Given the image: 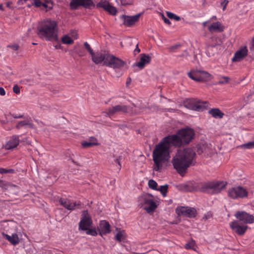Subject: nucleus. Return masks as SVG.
<instances>
[{"label":"nucleus","instance_id":"aec40b11","mask_svg":"<svg viewBox=\"0 0 254 254\" xmlns=\"http://www.w3.org/2000/svg\"><path fill=\"white\" fill-rule=\"evenodd\" d=\"M151 60V57L148 55L141 54L140 55V59L138 62H136L133 65L137 67L139 69H142L146 65L149 64Z\"/></svg>","mask_w":254,"mask_h":254},{"label":"nucleus","instance_id":"4be33fe9","mask_svg":"<svg viewBox=\"0 0 254 254\" xmlns=\"http://www.w3.org/2000/svg\"><path fill=\"white\" fill-rule=\"evenodd\" d=\"M96 6L103 8L112 15H114L117 13V11L116 7L111 5L108 1H101L96 4Z\"/></svg>","mask_w":254,"mask_h":254},{"label":"nucleus","instance_id":"5701e85b","mask_svg":"<svg viewBox=\"0 0 254 254\" xmlns=\"http://www.w3.org/2000/svg\"><path fill=\"white\" fill-rule=\"evenodd\" d=\"M91 56L92 61L95 64H98L103 62L104 65H105V61L108 56H109V54L97 52L93 53Z\"/></svg>","mask_w":254,"mask_h":254},{"label":"nucleus","instance_id":"49530a36","mask_svg":"<svg viewBox=\"0 0 254 254\" xmlns=\"http://www.w3.org/2000/svg\"><path fill=\"white\" fill-rule=\"evenodd\" d=\"M8 47L11 48L14 51H16V50H18L19 47V46L16 44H13L11 45H9V46H8Z\"/></svg>","mask_w":254,"mask_h":254},{"label":"nucleus","instance_id":"9b49d317","mask_svg":"<svg viewBox=\"0 0 254 254\" xmlns=\"http://www.w3.org/2000/svg\"><path fill=\"white\" fill-rule=\"evenodd\" d=\"M229 226L233 232L239 236H243L248 228L247 225L243 224L239 220H234L231 222L229 223Z\"/></svg>","mask_w":254,"mask_h":254},{"label":"nucleus","instance_id":"13d9d810","mask_svg":"<svg viewBox=\"0 0 254 254\" xmlns=\"http://www.w3.org/2000/svg\"><path fill=\"white\" fill-rule=\"evenodd\" d=\"M12 4V2L10 1H8L6 3V5L8 8H11V5Z\"/></svg>","mask_w":254,"mask_h":254},{"label":"nucleus","instance_id":"1a4fd4ad","mask_svg":"<svg viewBox=\"0 0 254 254\" xmlns=\"http://www.w3.org/2000/svg\"><path fill=\"white\" fill-rule=\"evenodd\" d=\"M142 202L141 206L145 205L144 209L148 213L153 212L157 207L154 196L149 193L146 194L142 197Z\"/></svg>","mask_w":254,"mask_h":254},{"label":"nucleus","instance_id":"79ce46f5","mask_svg":"<svg viewBox=\"0 0 254 254\" xmlns=\"http://www.w3.org/2000/svg\"><path fill=\"white\" fill-rule=\"evenodd\" d=\"M12 90L13 92L15 94H19L20 92V88L17 85H15L13 86Z\"/></svg>","mask_w":254,"mask_h":254},{"label":"nucleus","instance_id":"c756f323","mask_svg":"<svg viewBox=\"0 0 254 254\" xmlns=\"http://www.w3.org/2000/svg\"><path fill=\"white\" fill-rule=\"evenodd\" d=\"M115 239L119 242H124L126 239V233L125 231H120L115 236Z\"/></svg>","mask_w":254,"mask_h":254},{"label":"nucleus","instance_id":"de8ad7c7","mask_svg":"<svg viewBox=\"0 0 254 254\" xmlns=\"http://www.w3.org/2000/svg\"><path fill=\"white\" fill-rule=\"evenodd\" d=\"M7 186V183L0 179V187L5 188Z\"/></svg>","mask_w":254,"mask_h":254},{"label":"nucleus","instance_id":"6e6552de","mask_svg":"<svg viewBox=\"0 0 254 254\" xmlns=\"http://www.w3.org/2000/svg\"><path fill=\"white\" fill-rule=\"evenodd\" d=\"M248 191L242 186H236L230 188L228 190V196L233 199L243 198L248 196Z\"/></svg>","mask_w":254,"mask_h":254},{"label":"nucleus","instance_id":"f3484780","mask_svg":"<svg viewBox=\"0 0 254 254\" xmlns=\"http://www.w3.org/2000/svg\"><path fill=\"white\" fill-rule=\"evenodd\" d=\"M222 42L220 39L216 36L212 37L207 42L206 45V53L209 57L214 55L213 52H210V50L213 49L217 45H220Z\"/></svg>","mask_w":254,"mask_h":254},{"label":"nucleus","instance_id":"2eb2a0df","mask_svg":"<svg viewBox=\"0 0 254 254\" xmlns=\"http://www.w3.org/2000/svg\"><path fill=\"white\" fill-rule=\"evenodd\" d=\"M235 217L240 222H243V224H251L254 222V217L244 211H238L234 215Z\"/></svg>","mask_w":254,"mask_h":254},{"label":"nucleus","instance_id":"e2e57ef3","mask_svg":"<svg viewBox=\"0 0 254 254\" xmlns=\"http://www.w3.org/2000/svg\"><path fill=\"white\" fill-rule=\"evenodd\" d=\"M216 18H216V16H213L211 18L210 20H211V19H214V20H215V19H216Z\"/></svg>","mask_w":254,"mask_h":254},{"label":"nucleus","instance_id":"423d86ee","mask_svg":"<svg viewBox=\"0 0 254 254\" xmlns=\"http://www.w3.org/2000/svg\"><path fill=\"white\" fill-rule=\"evenodd\" d=\"M132 113L133 109L132 107L124 105H118L115 106H113L108 108L106 111L104 112L106 117H109L111 118L114 115L118 113Z\"/></svg>","mask_w":254,"mask_h":254},{"label":"nucleus","instance_id":"69168bd1","mask_svg":"<svg viewBox=\"0 0 254 254\" xmlns=\"http://www.w3.org/2000/svg\"><path fill=\"white\" fill-rule=\"evenodd\" d=\"M210 52H213L214 53V52L213 51V49L210 50Z\"/></svg>","mask_w":254,"mask_h":254},{"label":"nucleus","instance_id":"cd10ccee","mask_svg":"<svg viewBox=\"0 0 254 254\" xmlns=\"http://www.w3.org/2000/svg\"><path fill=\"white\" fill-rule=\"evenodd\" d=\"M34 3L36 7L43 6L46 8H51L53 6L51 0H34Z\"/></svg>","mask_w":254,"mask_h":254},{"label":"nucleus","instance_id":"4468645a","mask_svg":"<svg viewBox=\"0 0 254 254\" xmlns=\"http://www.w3.org/2000/svg\"><path fill=\"white\" fill-rule=\"evenodd\" d=\"M59 202L65 208L70 211L80 208L81 205L79 201L73 202L71 200L64 198H61L59 199Z\"/></svg>","mask_w":254,"mask_h":254},{"label":"nucleus","instance_id":"f8f14e48","mask_svg":"<svg viewBox=\"0 0 254 254\" xmlns=\"http://www.w3.org/2000/svg\"><path fill=\"white\" fill-rule=\"evenodd\" d=\"M189 77L196 81L203 82L210 79V74L204 71H191L188 73Z\"/></svg>","mask_w":254,"mask_h":254},{"label":"nucleus","instance_id":"a19ab883","mask_svg":"<svg viewBox=\"0 0 254 254\" xmlns=\"http://www.w3.org/2000/svg\"><path fill=\"white\" fill-rule=\"evenodd\" d=\"M84 46L85 48L86 49V50H87V51L90 53V54L91 55L93 53H94V52H93V50L91 49L90 46L89 45V44L87 42H85L84 43Z\"/></svg>","mask_w":254,"mask_h":254},{"label":"nucleus","instance_id":"8fccbe9b","mask_svg":"<svg viewBox=\"0 0 254 254\" xmlns=\"http://www.w3.org/2000/svg\"><path fill=\"white\" fill-rule=\"evenodd\" d=\"M163 19L164 22L166 24H168V25H170L171 24L170 21L168 18L165 17L164 16H163Z\"/></svg>","mask_w":254,"mask_h":254},{"label":"nucleus","instance_id":"a18cd8bd","mask_svg":"<svg viewBox=\"0 0 254 254\" xmlns=\"http://www.w3.org/2000/svg\"><path fill=\"white\" fill-rule=\"evenodd\" d=\"M229 78L227 76H224L222 78L221 80L220 81L221 83H227L229 82Z\"/></svg>","mask_w":254,"mask_h":254},{"label":"nucleus","instance_id":"864d4df0","mask_svg":"<svg viewBox=\"0 0 254 254\" xmlns=\"http://www.w3.org/2000/svg\"><path fill=\"white\" fill-rule=\"evenodd\" d=\"M12 116L14 119H19V118H22L23 117V115H17L16 114H12Z\"/></svg>","mask_w":254,"mask_h":254},{"label":"nucleus","instance_id":"20e7f679","mask_svg":"<svg viewBox=\"0 0 254 254\" xmlns=\"http://www.w3.org/2000/svg\"><path fill=\"white\" fill-rule=\"evenodd\" d=\"M176 135L179 142L178 145L175 147H180L183 145L189 144L193 139L194 132L193 129L189 127H186L179 130L176 134L169 135L168 136Z\"/></svg>","mask_w":254,"mask_h":254},{"label":"nucleus","instance_id":"39448f33","mask_svg":"<svg viewBox=\"0 0 254 254\" xmlns=\"http://www.w3.org/2000/svg\"><path fill=\"white\" fill-rule=\"evenodd\" d=\"M226 185L227 183L223 181L205 182L200 185V190L207 193L215 194L225 189Z\"/></svg>","mask_w":254,"mask_h":254},{"label":"nucleus","instance_id":"774afa93","mask_svg":"<svg viewBox=\"0 0 254 254\" xmlns=\"http://www.w3.org/2000/svg\"><path fill=\"white\" fill-rule=\"evenodd\" d=\"M132 106H133V107H135V106L134 105V104H132Z\"/></svg>","mask_w":254,"mask_h":254},{"label":"nucleus","instance_id":"a211bd4d","mask_svg":"<svg viewBox=\"0 0 254 254\" xmlns=\"http://www.w3.org/2000/svg\"><path fill=\"white\" fill-rule=\"evenodd\" d=\"M82 6L85 8H90L94 6L93 0H71L70 6L71 9H76L79 6Z\"/></svg>","mask_w":254,"mask_h":254},{"label":"nucleus","instance_id":"bf43d9fd","mask_svg":"<svg viewBox=\"0 0 254 254\" xmlns=\"http://www.w3.org/2000/svg\"><path fill=\"white\" fill-rule=\"evenodd\" d=\"M130 82H131V79L130 78L127 79V82H126L127 85L129 84H130Z\"/></svg>","mask_w":254,"mask_h":254},{"label":"nucleus","instance_id":"ea45409f","mask_svg":"<svg viewBox=\"0 0 254 254\" xmlns=\"http://www.w3.org/2000/svg\"><path fill=\"white\" fill-rule=\"evenodd\" d=\"M14 172L13 169H6L2 168H0V174H6V173H12Z\"/></svg>","mask_w":254,"mask_h":254},{"label":"nucleus","instance_id":"c03bdc74","mask_svg":"<svg viewBox=\"0 0 254 254\" xmlns=\"http://www.w3.org/2000/svg\"><path fill=\"white\" fill-rule=\"evenodd\" d=\"M89 141L90 142H93L94 143H95V144H94V145H98L99 144V143H98V141H97V139L94 137H91L89 138Z\"/></svg>","mask_w":254,"mask_h":254},{"label":"nucleus","instance_id":"c85d7f7f","mask_svg":"<svg viewBox=\"0 0 254 254\" xmlns=\"http://www.w3.org/2000/svg\"><path fill=\"white\" fill-rule=\"evenodd\" d=\"M208 113L216 119H221L224 115V114L218 108H212L209 111Z\"/></svg>","mask_w":254,"mask_h":254},{"label":"nucleus","instance_id":"338daca9","mask_svg":"<svg viewBox=\"0 0 254 254\" xmlns=\"http://www.w3.org/2000/svg\"><path fill=\"white\" fill-rule=\"evenodd\" d=\"M77 37H74V39H77Z\"/></svg>","mask_w":254,"mask_h":254},{"label":"nucleus","instance_id":"412c9836","mask_svg":"<svg viewBox=\"0 0 254 254\" xmlns=\"http://www.w3.org/2000/svg\"><path fill=\"white\" fill-rule=\"evenodd\" d=\"M97 230L99 235L103 237V235L109 234L111 232V226L108 222L106 220H102L99 224Z\"/></svg>","mask_w":254,"mask_h":254},{"label":"nucleus","instance_id":"dca6fc26","mask_svg":"<svg viewBox=\"0 0 254 254\" xmlns=\"http://www.w3.org/2000/svg\"><path fill=\"white\" fill-rule=\"evenodd\" d=\"M176 212L179 216L188 217L190 218L194 217L196 215L195 209L189 207H178L176 209Z\"/></svg>","mask_w":254,"mask_h":254},{"label":"nucleus","instance_id":"6ab92c4d","mask_svg":"<svg viewBox=\"0 0 254 254\" xmlns=\"http://www.w3.org/2000/svg\"><path fill=\"white\" fill-rule=\"evenodd\" d=\"M248 54V50L246 46H241L235 52L232 59L233 62H239L243 60Z\"/></svg>","mask_w":254,"mask_h":254},{"label":"nucleus","instance_id":"72a5a7b5","mask_svg":"<svg viewBox=\"0 0 254 254\" xmlns=\"http://www.w3.org/2000/svg\"><path fill=\"white\" fill-rule=\"evenodd\" d=\"M168 186L167 185L161 186L159 188H158L157 190H159L163 196H166L168 190Z\"/></svg>","mask_w":254,"mask_h":254},{"label":"nucleus","instance_id":"f03ea898","mask_svg":"<svg viewBox=\"0 0 254 254\" xmlns=\"http://www.w3.org/2000/svg\"><path fill=\"white\" fill-rule=\"evenodd\" d=\"M195 155V150L191 148L178 150L177 154L172 160L174 168L179 174L183 176L189 167L194 165Z\"/></svg>","mask_w":254,"mask_h":254},{"label":"nucleus","instance_id":"58836bf2","mask_svg":"<svg viewBox=\"0 0 254 254\" xmlns=\"http://www.w3.org/2000/svg\"><path fill=\"white\" fill-rule=\"evenodd\" d=\"M195 246V242L193 240L189 242L186 244L185 248L186 249H193Z\"/></svg>","mask_w":254,"mask_h":254},{"label":"nucleus","instance_id":"f257e3e1","mask_svg":"<svg viewBox=\"0 0 254 254\" xmlns=\"http://www.w3.org/2000/svg\"><path fill=\"white\" fill-rule=\"evenodd\" d=\"M179 142L176 135L167 136L155 146L153 151L154 161L153 170L160 171L163 167V163L167 161L170 157V149L171 146L178 145Z\"/></svg>","mask_w":254,"mask_h":254},{"label":"nucleus","instance_id":"393cba45","mask_svg":"<svg viewBox=\"0 0 254 254\" xmlns=\"http://www.w3.org/2000/svg\"><path fill=\"white\" fill-rule=\"evenodd\" d=\"M1 235L3 238L8 241L11 244L16 246L20 242L19 238L16 233H13L11 236H9L4 232L1 233Z\"/></svg>","mask_w":254,"mask_h":254},{"label":"nucleus","instance_id":"0eeeda50","mask_svg":"<svg viewBox=\"0 0 254 254\" xmlns=\"http://www.w3.org/2000/svg\"><path fill=\"white\" fill-rule=\"evenodd\" d=\"M207 102H201L195 99H187L184 102V105L188 109L200 111H203L208 106Z\"/></svg>","mask_w":254,"mask_h":254},{"label":"nucleus","instance_id":"e433bc0d","mask_svg":"<svg viewBox=\"0 0 254 254\" xmlns=\"http://www.w3.org/2000/svg\"><path fill=\"white\" fill-rule=\"evenodd\" d=\"M85 231H86V234L87 235L93 236H96L98 234L97 232L95 229H90L89 228H88Z\"/></svg>","mask_w":254,"mask_h":254},{"label":"nucleus","instance_id":"7ed1b4c3","mask_svg":"<svg viewBox=\"0 0 254 254\" xmlns=\"http://www.w3.org/2000/svg\"><path fill=\"white\" fill-rule=\"evenodd\" d=\"M58 30V25L55 21L46 19L39 24L37 33L39 37L46 40H57Z\"/></svg>","mask_w":254,"mask_h":254},{"label":"nucleus","instance_id":"0e129e2a","mask_svg":"<svg viewBox=\"0 0 254 254\" xmlns=\"http://www.w3.org/2000/svg\"><path fill=\"white\" fill-rule=\"evenodd\" d=\"M0 9L2 10V4H0Z\"/></svg>","mask_w":254,"mask_h":254},{"label":"nucleus","instance_id":"680f3d73","mask_svg":"<svg viewBox=\"0 0 254 254\" xmlns=\"http://www.w3.org/2000/svg\"><path fill=\"white\" fill-rule=\"evenodd\" d=\"M55 47L56 49H59V48H60L61 47V45L60 44H57L55 46Z\"/></svg>","mask_w":254,"mask_h":254},{"label":"nucleus","instance_id":"473e14b6","mask_svg":"<svg viewBox=\"0 0 254 254\" xmlns=\"http://www.w3.org/2000/svg\"><path fill=\"white\" fill-rule=\"evenodd\" d=\"M149 188L153 190H158V184L156 181L153 180H150L148 183Z\"/></svg>","mask_w":254,"mask_h":254},{"label":"nucleus","instance_id":"052dcab7","mask_svg":"<svg viewBox=\"0 0 254 254\" xmlns=\"http://www.w3.org/2000/svg\"><path fill=\"white\" fill-rule=\"evenodd\" d=\"M209 21L210 20H208V21H206L203 22V25L204 26H205L206 25V24L209 22Z\"/></svg>","mask_w":254,"mask_h":254},{"label":"nucleus","instance_id":"5fc2aeb1","mask_svg":"<svg viewBox=\"0 0 254 254\" xmlns=\"http://www.w3.org/2000/svg\"><path fill=\"white\" fill-rule=\"evenodd\" d=\"M140 51V50L139 49V48H138V45H136V48L135 49H134V54H136L137 53H139Z\"/></svg>","mask_w":254,"mask_h":254},{"label":"nucleus","instance_id":"2f4dec72","mask_svg":"<svg viewBox=\"0 0 254 254\" xmlns=\"http://www.w3.org/2000/svg\"><path fill=\"white\" fill-rule=\"evenodd\" d=\"M62 41L64 44L69 45L73 43V40L67 35H65L62 38Z\"/></svg>","mask_w":254,"mask_h":254},{"label":"nucleus","instance_id":"6e6d98bb","mask_svg":"<svg viewBox=\"0 0 254 254\" xmlns=\"http://www.w3.org/2000/svg\"><path fill=\"white\" fill-rule=\"evenodd\" d=\"M197 152L198 154H200L203 152V150L201 146H197Z\"/></svg>","mask_w":254,"mask_h":254},{"label":"nucleus","instance_id":"3c124183","mask_svg":"<svg viewBox=\"0 0 254 254\" xmlns=\"http://www.w3.org/2000/svg\"><path fill=\"white\" fill-rule=\"evenodd\" d=\"M0 95L1 96L5 95V91L3 87H0Z\"/></svg>","mask_w":254,"mask_h":254},{"label":"nucleus","instance_id":"bb28decb","mask_svg":"<svg viewBox=\"0 0 254 254\" xmlns=\"http://www.w3.org/2000/svg\"><path fill=\"white\" fill-rule=\"evenodd\" d=\"M208 30L211 33L221 32L224 30V26L220 22H215L208 26Z\"/></svg>","mask_w":254,"mask_h":254},{"label":"nucleus","instance_id":"9d476101","mask_svg":"<svg viewBox=\"0 0 254 254\" xmlns=\"http://www.w3.org/2000/svg\"><path fill=\"white\" fill-rule=\"evenodd\" d=\"M125 64V62L110 54H109L105 61L106 66L114 69L121 68L124 67Z\"/></svg>","mask_w":254,"mask_h":254},{"label":"nucleus","instance_id":"37998d69","mask_svg":"<svg viewBox=\"0 0 254 254\" xmlns=\"http://www.w3.org/2000/svg\"><path fill=\"white\" fill-rule=\"evenodd\" d=\"M229 1L228 0H224L223 1L221 2V5L223 6V10H224L226 8V7Z\"/></svg>","mask_w":254,"mask_h":254},{"label":"nucleus","instance_id":"4c0bfd02","mask_svg":"<svg viewBox=\"0 0 254 254\" xmlns=\"http://www.w3.org/2000/svg\"><path fill=\"white\" fill-rule=\"evenodd\" d=\"M95 143H94L93 142H90L89 141H83L81 143V145H82V146L84 148H87V147H90L92 146H94V144H95Z\"/></svg>","mask_w":254,"mask_h":254},{"label":"nucleus","instance_id":"ddd939ff","mask_svg":"<svg viewBox=\"0 0 254 254\" xmlns=\"http://www.w3.org/2000/svg\"><path fill=\"white\" fill-rule=\"evenodd\" d=\"M92 224V220L89 216L87 210H84L82 212V217L79 223V229L83 231L87 230Z\"/></svg>","mask_w":254,"mask_h":254},{"label":"nucleus","instance_id":"a878e982","mask_svg":"<svg viewBox=\"0 0 254 254\" xmlns=\"http://www.w3.org/2000/svg\"><path fill=\"white\" fill-rule=\"evenodd\" d=\"M140 16V14H137L132 16H125L124 23L127 26H131L138 21Z\"/></svg>","mask_w":254,"mask_h":254},{"label":"nucleus","instance_id":"f704fd0d","mask_svg":"<svg viewBox=\"0 0 254 254\" xmlns=\"http://www.w3.org/2000/svg\"><path fill=\"white\" fill-rule=\"evenodd\" d=\"M241 147L248 149H253L254 148V141L243 144L241 146Z\"/></svg>","mask_w":254,"mask_h":254},{"label":"nucleus","instance_id":"c9c22d12","mask_svg":"<svg viewBox=\"0 0 254 254\" xmlns=\"http://www.w3.org/2000/svg\"><path fill=\"white\" fill-rule=\"evenodd\" d=\"M167 15L169 18L171 19H175L176 21H179L181 19V18L179 16L171 12H167Z\"/></svg>","mask_w":254,"mask_h":254},{"label":"nucleus","instance_id":"7c9ffc66","mask_svg":"<svg viewBox=\"0 0 254 254\" xmlns=\"http://www.w3.org/2000/svg\"><path fill=\"white\" fill-rule=\"evenodd\" d=\"M31 126V124L30 123V121L29 120H26L24 121L19 122L16 126V127L17 129H20L23 127H24L26 126Z\"/></svg>","mask_w":254,"mask_h":254},{"label":"nucleus","instance_id":"603ef678","mask_svg":"<svg viewBox=\"0 0 254 254\" xmlns=\"http://www.w3.org/2000/svg\"><path fill=\"white\" fill-rule=\"evenodd\" d=\"M121 159V157H119L118 158H116L115 160V162L119 164V168L120 169L121 168V165L120 164V160Z\"/></svg>","mask_w":254,"mask_h":254},{"label":"nucleus","instance_id":"4d7b16f0","mask_svg":"<svg viewBox=\"0 0 254 254\" xmlns=\"http://www.w3.org/2000/svg\"><path fill=\"white\" fill-rule=\"evenodd\" d=\"M28 0H18L17 3L18 4H23Z\"/></svg>","mask_w":254,"mask_h":254},{"label":"nucleus","instance_id":"09e8293b","mask_svg":"<svg viewBox=\"0 0 254 254\" xmlns=\"http://www.w3.org/2000/svg\"><path fill=\"white\" fill-rule=\"evenodd\" d=\"M212 214L211 212H208L207 213V214H206L204 217H203V219H204L205 220H207L208 219H209L210 218L212 217Z\"/></svg>","mask_w":254,"mask_h":254},{"label":"nucleus","instance_id":"b1692460","mask_svg":"<svg viewBox=\"0 0 254 254\" xmlns=\"http://www.w3.org/2000/svg\"><path fill=\"white\" fill-rule=\"evenodd\" d=\"M19 143V136L14 135L12 136L5 145L6 149L9 150L15 148Z\"/></svg>","mask_w":254,"mask_h":254}]
</instances>
